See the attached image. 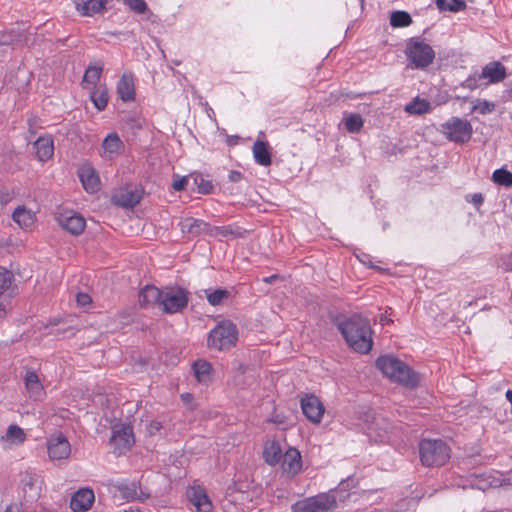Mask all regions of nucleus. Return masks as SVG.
I'll use <instances>...</instances> for the list:
<instances>
[{
    "mask_svg": "<svg viewBox=\"0 0 512 512\" xmlns=\"http://www.w3.org/2000/svg\"><path fill=\"white\" fill-rule=\"evenodd\" d=\"M411 22V16L405 11H395L390 16V24L393 27H406Z\"/></svg>",
    "mask_w": 512,
    "mask_h": 512,
    "instance_id": "obj_36",
    "label": "nucleus"
},
{
    "mask_svg": "<svg viewBox=\"0 0 512 512\" xmlns=\"http://www.w3.org/2000/svg\"><path fill=\"white\" fill-rule=\"evenodd\" d=\"M440 131L449 140L464 143L470 139L472 127L467 120L455 117L441 124Z\"/></svg>",
    "mask_w": 512,
    "mask_h": 512,
    "instance_id": "obj_7",
    "label": "nucleus"
},
{
    "mask_svg": "<svg viewBox=\"0 0 512 512\" xmlns=\"http://www.w3.org/2000/svg\"><path fill=\"white\" fill-rule=\"evenodd\" d=\"M2 438L12 445H19L24 442L25 433L19 426L10 425L6 431L5 436Z\"/></svg>",
    "mask_w": 512,
    "mask_h": 512,
    "instance_id": "obj_33",
    "label": "nucleus"
},
{
    "mask_svg": "<svg viewBox=\"0 0 512 512\" xmlns=\"http://www.w3.org/2000/svg\"><path fill=\"white\" fill-rule=\"evenodd\" d=\"M13 220L23 229H29L35 222V215L25 207H18L13 215Z\"/></svg>",
    "mask_w": 512,
    "mask_h": 512,
    "instance_id": "obj_29",
    "label": "nucleus"
},
{
    "mask_svg": "<svg viewBox=\"0 0 512 512\" xmlns=\"http://www.w3.org/2000/svg\"><path fill=\"white\" fill-rule=\"evenodd\" d=\"M302 465V456L296 448H289L282 456V473L289 478L297 476L302 471Z\"/></svg>",
    "mask_w": 512,
    "mask_h": 512,
    "instance_id": "obj_12",
    "label": "nucleus"
},
{
    "mask_svg": "<svg viewBox=\"0 0 512 512\" xmlns=\"http://www.w3.org/2000/svg\"><path fill=\"white\" fill-rule=\"evenodd\" d=\"M24 384L29 397L33 400H42L45 396V390L40 382L38 375L34 371H27Z\"/></svg>",
    "mask_w": 512,
    "mask_h": 512,
    "instance_id": "obj_19",
    "label": "nucleus"
},
{
    "mask_svg": "<svg viewBox=\"0 0 512 512\" xmlns=\"http://www.w3.org/2000/svg\"><path fill=\"white\" fill-rule=\"evenodd\" d=\"M35 153L39 161H46L54 154V144L51 136L45 135L39 137L34 142Z\"/></svg>",
    "mask_w": 512,
    "mask_h": 512,
    "instance_id": "obj_21",
    "label": "nucleus"
},
{
    "mask_svg": "<svg viewBox=\"0 0 512 512\" xmlns=\"http://www.w3.org/2000/svg\"><path fill=\"white\" fill-rule=\"evenodd\" d=\"M252 151L257 164L265 167L271 164V153L267 142L257 140L253 144Z\"/></svg>",
    "mask_w": 512,
    "mask_h": 512,
    "instance_id": "obj_24",
    "label": "nucleus"
},
{
    "mask_svg": "<svg viewBox=\"0 0 512 512\" xmlns=\"http://www.w3.org/2000/svg\"><path fill=\"white\" fill-rule=\"evenodd\" d=\"M125 512H128V511H125ZM129 512H140V511H138V510L137 511L130 510Z\"/></svg>",
    "mask_w": 512,
    "mask_h": 512,
    "instance_id": "obj_56",
    "label": "nucleus"
},
{
    "mask_svg": "<svg viewBox=\"0 0 512 512\" xmlns=\"http://www.w3.org/2000/svg\"><path fill=\"white\" fill-rule=\"evenodd\" d=\"M474 482H475V483H472V484H471V487H478V484H477L478 479H477V477H475Z\"/></svg>",
    "mask_w": 512,
    "mask_h": 512,
    "instance_id": "obj_53",
    "label": "nucleus"
},
{
    "mask_svg": "<svg viewBox=\"0 0 512 512\" xmlns=\"http://www.w3.org/2000/svg\"><path fill=\"white\" fill-rule=\"evenodd\" d=\"M507 68L499 61H492L482 67V86L498 84L507 78Z\"/></svg>",
    "mask_w": 512,
    "mask_h": 512,
    "instance_id": "obj_13",
    "label": "nucleus"
},
{
    "mask_svg": "<svg viewBox=\"0 0 512 512\" xmlns=\"http://www.w3.org/2000/svg\"><path fill=\"white\" fill-rule=\"evenodd\" d=\"M472 201L475 203V205L480 204V194L476 193L472 196Z\"/></svg>",
    "mask_w": 512,
    "mask_h": 512,
    "instance_id": "obj_49",
    "label": "nucleus"
},
{
    "mask_svg": "<svg viewBox=\"0 0 512 512\" xmlns=\"http://www.w3.org/2000/svg\"><path fill=\"white\" fill-rule=\"evenodd\" d=\"M377 368L390 380L405 387L413 388L419 382V377L406 363L391 355L377 359Z\"/></svg>",
    "mask_w": 512,
    "mask_h": 512,
    "instance_id": "obj_2",
    "label": "nucleus"
},
{
    "mask_svg": "<svg viewBox=\"0 0 512 512\" xmlns=\"http://www.w3.org/2000/svg\"><path fill=\"white\" fill-rule=\"evenodd\" d=\"M450 452V447L441 439H424L419 444L421 462L427 467L444 465Z\"/></svg>",
    "mask_w": 512,
    "mask_h": 512,
    "instance_id": "obj_3",
    "label": "nucleus"
},
{
    "mask_svg": "<svg viewBox=\"0 0 512 512\" xmlns=\"http://www.w3.org/2000/svg\"><path fill=\"white\" fill-rule=\"evenodd\" d=\"M300 404L304 415L312 423L319 424L321 422L325 408L317 396L307 394L301 398Z\"/></svg>",
    "mask_w": 512,
    "mask_h": 512,
    "instance_id": "obj_11",
    "label": "nucleus"
},
{
    "mask_svg": "<svg viewBox=\"0 0 512 512\" xmlns=\"http://www.w3.org/2000/svg\"><path fill=\"white\" fill-rule=\"evenodd\" d=\"M495 109V103L482 101V114L491 113Z\"/></svg>",
    "mask_w": 512,
    "mask_h": 512,
    "instance_id": "obj_45",
    "label": "nucleus"
},
{
    "mask_svg": "<svg viewBox=\"0 0 512 512\" xmlns=\"http://www.w3.org/2000/svg\"><path fill=\"white\" fill-rule=\"evenodd\" d=\"M94 501V491L90 488H81L72 495L70 508L73 512H86L91 509Z\"/></svg>",
    "mask_w": 512,
    "mask_h": 512,
    "instance_id": "obj_15",
    "label": "nucleus"
},
{
    "mask_svg": "<svg viewBox=\"0 0 512 512\" xmlns=\"http://www.w3.org/2000/svg\"><path fill=\"white\" fill-rule=\"evenodd\" d=\"M163 291L155 286L144 287L138 295L139 304L142 307L157 306L160 308Z\"/></svg>",
    "mask_w": 512,
    "mask_h": 512,
    "instance_id": "obj_20",
    "label": "nucleus"
},
{
    "mask_svg": "<svg viewBox=\"0 0 512 512\" xmlns=\"http://www.w3.org/2000/svg\"><path fill=\"white\" fill-rule=\"evenodd\" d=\"M13 282V274L0 267V295L10 288Z\"/></svg>",
    "mask_w": 512,
    "mask_h": 512,
    "instance_id": "obj_38",
    "label": "nucleus"
},
{
    "mask_svg": "<svg viewBox=\"0 0 512 512\" xmlns=\"http://www.w3.org/2000/svg\"><path fill=\"white\" fill-rule=\"evenodd\" d=\"M162 429V423L158 420H152L147 426V433L151 436L155 435Z\"/></svg>",
    "mask_w": 512,
    "mask_h": 512,
    "instance_id": "obj_43",
    "label": "nucleus"
},
{
    "mask_svg": "<svg viewBox=\"0 0 512 512\" xmlns=\"http://www.w3.org/2000/svg\"><path fill=\"white\" fill-rule=\"evenodd\" d=\"M102 73V67L100 66H89L83 77L82 86L84 89H92L97 87Z\"/></svg>",
    "mask_w": 512,
    "mask_h": 512,
    "instance_id": "obj_31",
    "label": "nucleus"
},
{
    "mask_svg": "<svg viewBox=\"0 0 512 512\" xmlns=\"http://www.w3.org/2000/svg\"><path fill=\"white\" fill-rule=\"evenodd\" d=\"M188 397H189V394H187V395H182V398L188 399Z\"/></svg>",
    "mask_w": 512,
    "mask_h": 512,
    "instance_id": "obj_55",
    "label": "nucleus"
},
{
    "mask_svg": "<svg viewBox=\"0 0 512 512\" xmlns=\"http://www.w3.org/2000/svg\"><path fill=\"white\" fill-rule=\"evenodd\" d=\"M117 93L119 97L127 102L134 100L135 90L133 78L128 75H123L117 85Z\"/></svg>",
    "mask_w": 512,
    "mask_h": 512,
    "instance_id": "obj_25",
    "label": "nucleus"
},
{
    "mask_svg": "<svg viewBox=\"0 0 512 512\" xmlns=\"http://www.w3.org/2000/svg\"><path fill=\"white\" fill-rule=\"evenodd\" d=\"M106 4V0H84L77 4V10L83 16H92L101 12Z\"/></svg>",
    "mask_w": 512,
    "mask_h": 512,
    "instance_id": "obj_28",
    "label": "nucleus"
},
{
    "mask_svg": "<svg viewBox=\"0 0 512 512\" xmlns=\"http://www.w3.org/2000/svg\"><path fill=\"white\" fill-rule=\"evenodd\" d=\"M124 149V144L117 133L108 134L103 142L101 156L105 159L112 160L116 158Z\"/></svg>",
    "mask_w": 512,
    "mask_h": 512,
    "instance_id": "obj_18",
    "label": "nucleus"
},
{
    "mask_svg": "<svg viewBox=\"0 0 512 512\" xmlns=\"http://www.w3.org/2000/svg\"><path fill=\"white\" fill-rule=\"evenodd\" d=\"M457 101H458L460 109L463 112L468 110V112L471 113V112L475 111L478 108V106H479L478 101H472V100H470L469 98H466V97L458 98Z\"/></svg>",
    "mask_w": 512,
    "mask_h": 512,
    "instance_id": "obj_40",
    "label": "nucleus"
},
{
    "mask_svg": "<svg viewBox=\"0 0 512 512\" xmlns=\"http://www.w3.org/2000/svg\"><path fill=\"white\" fill-rule=\"evenodd\" d=\"M194 181L197 185L198 192L201 194H209L213 189L211 181L206 180L203 177H195Z\"/></svg>",
    "mask_w": 512,
    "mask_h": 512,
    "instance_id": "obj_39",
    "label": "nucleus"
},
{
    "mask_svg": "<svg viewBox=\"0 0 512 512\" xmlns=\"http://www.w3.org/2000/svg\"><path fill=\"white\" fill-rule=\"evenodd\" d=\"M192 368L198 382L208 383L211 380L212 365L208 361L197 360Z\"/></svg>",
    "mask_w": 512,
    "mask_h": 512,
    "instance_id": "obj_30",
    "label": "nucleus"
},
{
    "mask_svg": "<svg viewBox=\"0 0 512 512\" xmlns=\"http://www.w3.org/2000/svg\"><path fill=\"white\" fill-rule=\"evenodd\" d=\"M212 229H213L212 231H219L220 230V228H217V227L212 228ZM221 233L223 235H226L228 233V230H226V228H221Z\"/></svg>",
    "mask_w": 512,
    "mask_h": 512,
    "instance_id": "obj_50",
    "label": "nucleus"
},
{
    "mask_svg": "<svg viewBox=\"0 0 512 512\" xmlns=\"http://www.w3.org/2000/svg\"><path fill=\"white\" fill-rule=\"evenodd\" d=\"M431 104L426 99L416 97L405 106V111L413 115H422L430 112Z\"/></svg>",
    "mask_w": 512,
    "mask_h": 512,
    "instance_id": "obj_32",
    "label": "nucleus"
},
{
    "mask_svg": "<svg viewBox=\"0 0 512 512\" xmlns=\"http://www.w3.org/2000/svg\"><path fill=\"white\" fill-rule=\"evenodd\" d=\"M208 303L212 306H219L224 304L231 298L232 292L228 289H205L203 290Z\"/></svg>",
    "mask_w": 512,
    "mask_h": 512,
    "instance_id": "obj_26",
    "label": "nucleus"
},
{
    "mask_svg": "<svg viewBox=\"0 0 512 512\" xmlns=\"http://www.w3.org/2000/svg\"><path fill=\"white\" fill-rule=\"evenodd\" d=\"M140 198L138 196H131L128 200L122 203L123 206H134L139 203Z\"/></svg>",
    "mask_w": 512,
    "mask_h": 512,
    "instance_id": "obj_48",
    "label": "nucleus"
},
{
    "mask_svg": "<svg viewBox=\"0 0 512 512\" xmlns=\"http://www.w3.org/2000/svg\"><path fill=\"white\" fill-rule=\"evenodd\" d=\"M128 6L136 13H144L147 11V4L144 0H128Z\"/></svg>",
    "mask_w": 512,
    "mask_h": 512,
    "instance_id": "obj_41",
    "label": "nucleus"
},
{
    "mask_svg": "<svg viewBox=\"0 0 512 512\" xmlns=\"http://www.w3.org/2000/svg\"><path fill=\"white\" fill-rule=\"evenodd\" d=\"M276 278H277V276L273 275V276L265 278L264 281L267 282V283H271Z\"/></svg>",
    "mask_w": 512,
    "mask_h": 512,
    "instance_id": "obj_51",
    "label": "nucleus"
},
{
    "mask_svg": "<svg viewBox=\"0 0 512 512\" xmlns=\"http://www.w3.org/2000/svg\"><path fill=\"white\" fill-rule=\"evenodd\" d=\"M343 121L346 130L351 133H357L363 127V119L359 114L347 115Z\"/></svg>",
    "mask_w": 512,
    "mask_h": 512,
    "instance_id": "obj_35",
    "label": "nucleus"
},
{
    "mask_svg": "<svg viewBox=\"0 0 512 512\" xmlns=\"http://www.w3.org/2000/svg\"><path fill=\"white\" fill-rule=\"evenodd\" d=\"M110 442L117 454H123L131 448L134 443L132 429L129 425L118 424L113 426Z\"/></svg>",
    "mask_w": 512,
    "mask_h": 512,
    "instance_id": "obj_10",
    "label": "nucleus"
},
{
    "mask_svg": "<svg viewBox=\"0 0 512 512\" xmlns=\"http://www.w3.org/2000/svg\"><path fill=\"white\" fill-rule=\"evenodd\" d=\"M47 453L52 461L67 460L71 454V445L62 433H54L47 439Z\"/></svg>",
    "mask_w": 512,
    "mask_h": 512,
    "instance_id": "obj_9",
    "label": "nucleus"
},
{
    "mask_svg": "<svg viewBox=\"0 0 512 512\" xmlns=\"http://www.w3.org/2000/svg\"><path fill=\"white\" fill-rule=\"evenodd\" d=\"M188 304V292L182 288L167 289L162 293L160 309L164 313H178Z\"/></svg>",
    "mask_w": 512,
    "mask_h": 512,
    "instance_id": "obj_8",
    "label": "nucleus"
},
{
    "mask_svg": "<svg viewBox=\"0 0 512 512\" xmlns=\"http://www.w3.org/2000/svg\"><path fill=\"white\" fill-rule=\"evenodd\" d=\"M405 54L413 68L423 69L429 66L434 58L433 48L419 39H410L406 45Z\"/></svg>",
    "mask_w": 512,
    "mask_h": 512,
    "instance_id": "obj_5",
    "label": "nucleus"
},
{
    "mask_svg": "<svg viewBox=\"0 0 512 512\" xmlns=\"http://www.w3.org/2000/svg\"><path fill=\"white\" fill-rule=\"evenodd\" d=\"M492 180L499 186H512V173L504 168L496 169L492 174Z\"/></svg>",
    "mask_w": 512,
    "mask_h": 512,
    "instance_id": "obj_34",
    "label": "nucleus"
},
{
    "mask_svg": "<svg viewBox=\"0 0 512 512\" xmlns=\"http://www.w3.org/2000/svg\"><path fill=\"white\" fill-rule=\"evenodd\" d=\"M90 99L98 110H104L108 104V89L105 85H98L89 89Z\"/></svg>",
    "mask_w": 512,
    "mask_h": 512,
    "instance_id": "obj_27",
    "label": "nucleus"
},
{
    "mask_svg": "<svg viewBox=\"0 0 512 512\" xmlns=\"http://www.w3.org/2000/svg\"><path fill=\"white\" fill-rule=\"evenodd\" d=\"M238 339V330L229 320L219 322L208 335V346L217 350H227L233 347Z\"/></svg>",
    "mask_w": 512,
    "mask_h": 512,
    "instance_id": "obj_4",
    "label": "nucleus"
},
{
    "mask_svg": "<svg viewBox=\"0 0 512 512\" xmlns=\"http://www.w3.org/2000/svg\"><path fill=\"white\" fill-rule=\"evenodd\" d=\"M76 301L79 306H86L91 303V297L86 293H78Z\"/></svg>",
    "mask_w": 512,
    "mask_h": 512,
    "instance_id": "obj_44",
    "label": "nucleus"
},
{
    "mask_svg": "<svg viewBox=\"0 0 512 512\" xmlns=\"http://www.w3.org/2000/svg\"><path fill=\"white\" fill-rule=\"evenodd\" d=\"M337 326L349 347L354 351L368 353L371 350L372 329L367 319L360 315H353L339 321Z\"/></svg>",
    "mask_w": 512,
    "mask_h": 512,
    "instance_id": "obj_1",
    "label": "nucleus"
},
{
    "mask_svg": "<svg viewBox=\"0 0 512 512\" xmlns=\"http://www.w3.org/2000/svg\"><path fill=\"white\" fill-rule=\"evenodd\" d=\"M282 448L280 444L275 441H267L263 449V457L268 465L274 466L282 459Z\"/></svg>",
    "mask_w": 512,
    "mask_h": 512,
    "instance_id": "obj_22",
    "label": "nucleus"
},
{
    "mask_svg": "<svg viewBox=\"0 0 512 512\" xmlns=\"http://www.w3.org/2000/svg\"><path fill=\"white\" fill-rule=\"evenodd\" d=\"M180 230L183 234L198 236L201 234H212V227L205 221L193 217L183 218L179 222Z\"/></svg>",
    "mask_w": 512,
    "mask_h": 512,
    "instance_id": "obj_17",
    "label": "nucleus"
},
{
    "mask_svg": "<svg viewBox=\"0 0 512 512\" xmlns=\"http://www.w3.org/2000/svg\"><path fill=\"white\" fill-rule=\"evenodd\" d=\"M380 321H381V323H382V324H386V323H389V322H390V319H388L387 317H382V318L380 319Z\"/></svg>",
    "mask_w": 512,
    "mask_h": 512,
    "instance_id": "obj_52",
    "label": "nucleus"
},
{
    "mask_svg": "<svg viewBox=\"0 0 512 512\" xmlns=\"http://www.w3.org/2000/svg\"><path fill=\"white\" fill-rule=\"evenodd\" d=\"M57 221L64 230L73 235L81 234L86 226L85 219L73 211L60 213L57 217Z\"/></svg>",
    "mask_w": 512,
    "mask_h": 512,
    "instance_id": "obj_14",
    "label": "nucleus"
},
{
    "mask_svg": "<svg viewBox=\"0 0 512 512\" xmlns=\"http://www.w3.org/2000/svg\"><path fill=\"white\" fill-rule=\"evenodd\" d=\"M337 507L336 497L331 493H320L297 502L294 512H333Z\"/></svg>",
    "mask_w": 512,
    "mask_h": 512,
    "instance_id": "obj_6",
    "label": "nucleus"
},
{
    "mask_svg": "<svg viewBox=\"0 0 512 512\" xmlns=\"http://www.w3.org/2000/svg\"><path fill=\"white\" fill-rule=\"evenodd\" d=\"M187 182H188L187 177L175 176L172 181V188L175 191H181L185 188Z\"/></svg>",
    "mask_w": 512,
    "mask_h": 512,
    "instance_id": "obj_42",
    "label": "nucleus"
},
{
    "mask_svg": "<svg viewBox=\"0 0 512 512\" xmlns=\"http://www.w3.org/2000/svg\"><path fill=\"white\" fill-rule=\"evenodd\" d=\"M4 512H22V505L19 503L9 504Z\"/></svg>",
    "mask_w": 512,
    "mask_h": 512,
    "instance_id": "obj_46",
    "label": "nucleus"
},
{
    "mask_svg": "<svg viewBox=\"0 0 512 512\" xmlns=\"http://www.w3.org/2000/svg\"><path fill=\"white\" fill-rule=\"evenodd\" d=\"M228 178L231 182H239L242 179V174L239 171H231Z\"/></svg>",
    "mask_w": 512,
    "mask_h": 512,
    "instance_id": "obj_47",
    "label": "nucleus"
},
{
    "mask_svg": "<svg viewBox=\"0 0 512 512\" xmlns=\"http://www.w3.org/2000/svg\"><path fill=\"white\" fill-rule=\"evenodd\" d=\"M188 397H189V394H187V395H182V398L188 399Z\"/></svg>",
    "mask_w": 512,
    "mask_h": 512,
    "instance_id": "obj_54",
    "label": "nucleus"
},
{
    "mask_svg": "<svg viewBox=\"0 0 512 512\" xmlns=\"http://www.w3.org/2000/svg\"><path fill=\"white\" fill-rule=\"evenodd\" d=\"M436 5L441 11L457 12L465 7L462 0H436Z\"/></svg>",
    "mask_w": 512,
    "mask_h": 512,
    "instance_id": "obj_37",
    "label": "nucleus"
},
{
    "mask_svg": "<svg viewBox=\"0 0 512 512\" xmlns=\"http://www.w3.org/2000/svg\"><path fill=\"white\" fill-rule=\"evenodd\" d=\"M187 497L189 499L191 506L195 509L196 512L212 511V503L202 487H191L187 491Z\"/></svg>",
    "mask_w": 512,
    "mask_h": 512,
    "instance_id": "obj_16",
    "label": "nucleus"
},
{
    "mask_svg": "<svg viewBox=\"0 0 512 512\" xmlns=\"http://www.w3.org/2000/svg\"><path fill=\"white\" fill-rule=\"evenodd\" d=\"M79 177L86 191L93 193L99 189V177L91 167H83Z\"/></svg>",
    "mask_w": 512,
    "mask_h": 512,
    "instance_id": "obj_23",
    "label": "nucleus"
}]
</instances>
